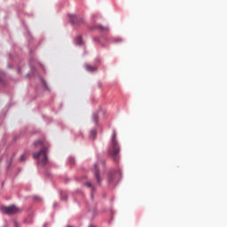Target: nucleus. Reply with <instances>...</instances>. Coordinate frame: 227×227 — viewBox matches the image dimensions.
<instances>
[{
  "instance_id": "1",
  "label": "nucleus",
  "mask_w": 227,
  "mask_h": 227,
  "mask_svg": "<svg viewBox=\"0 0 227 227\" xmlns=\"http://www.w3.org/2000/svg\"><path fill=\"white\" fill-rule=\"evenodd\" d=\"M35 146H41V150L37 153H33V159L36 160L37 166L43 168V166L47 165L49 160L47 159V147H45V143L42 140H38L34 143Z\"/></svg>"
},
{
  "instance_id": "2",
  "label": "nucleus",
  "mask_w": 227,
  "mask_h": 227,
  "mask_svg": "<svg viewBox=\"0 0 227 227\" xmlns=\"http://www.w3.org/2000/svg\"><path fill=\"white\" fill-rule=\"evenodd\" d=\"M120 143H118V138L116 137V130L114 129L110 138L107 153L114 162H118V160H120Z\"/></svg>"
},
{
  "instance_id": "3",
  "label": "nucleus",
  "mask_w": 227,
  "mask_h": 227,
  "mask_svg": "<svg viewBox=\"0 0 227 227\" xmlns=\"http://www.w3.org/2000/svg\"><path fill=\"white\" fill-rule=\"evenodd\" d=\"M107 180L110 185H116L121 180V170H110L107 174Z\"/></svg>"
},
{
  "instance_id": "4",
  "label": "nucleus",
  "mask_w": 227,
  "mask_h": 227,
  "mask_svg": "<svg viewBox=\"0 0 227 227\" xmlns=\"http://www.w3.org/2000/svg\"><path fill=\"white\" fill-rule=\"evenodd\" d=\"M0 210L2 214H6L7 215H13L14 214H18V212H20V209L15 206H9V207H1Z\"/></svg>"
},
{
  "instance_id": "5",
  "label": "nucleus",
  "mask_w": 227,
  "mask_h": 227,
  "mask_svg": "<svg viewBox=\"0 0 227 227\" xmlns=\"http://www.w3.org/2000/svg\"><path fill=\"white\" fill-rule=\"evenodd\" d=\"M68 17H69V22L73 26L84 23V19L78 18L75 14H69Z\"/></svg>"
},
{
  "instance_id": "6",
  "label": "nucleus",
  "mask_w": 227,
  "mask_h": 227,
  "mask_svg": "<svg viewBox=\"0 0 227 227\" xmlns=\"http://www.w3.org/2000/svg\"><path fill=\"white\" fill-rule=\"evenodd\" d=\"M92 171L94 172V175H95V177H96V180H97L98 185H100V182H102V179L100 178V175L98 174V163H96L94 165Z\"/></svg>"
},
{
  "instance_id": "7",
  "label": "nucleus",
  "mask_w": 227,
  "mask_h": 227,
  "mask_svg": "<svg viewBox=\"0 0 227 227\" xmlns=\"http://www.w3.org/2000/svg\"><path fill=\"white\" fill-rule=\"evenodd\" d=\"M84 185H85V187L90 188V191H91L90 198H91V200H93V192H95V186H93V184H91V183H85Z\"/></svg>"
},
{
  "instance_id": "8",
  "label": "nucleus",
  "mask_w": 227,
  "mask_h": 227,
  "mask_svg": "<svg viewBox=\"0 0 227 227\" xmlns=\"http://www.w3.org/2000/svg\"><path fill=\"white\" fill-rule=\"evenodd\" d=\"M85 70H87V72H97V67L86 64Z\"/></svg>"
},
{
  "instance_id": "9",
  "label": "nucleus",
  "mask_w": 227,
  "mask_h": 227,
  "mask_svg": "<svg viewBox=\"0 0 227 227\" xmlns=\"http://www.w3.org/2000/svg\"><path fill=\"white\" fill-rule=\"evenodd\" d=\"M75 45H82V37L78 35L75 40Z\"/></svg>"
},
{
  "instance_id": "10",
  "label": "nucleus",
  "mask_w": 227,
  "mask_h": 227,
  "mask_svg": "<svg viewBox=\"0 0 227 227\" xmlns=\"http://www.w3.org/2000/svg\"><path fill=\"white\" fill-rule=\"evenodd\" d=\"M95 137H97V129H92L90 132V138L95 139Z\"/></svg>"
},
{
  "instance_id": "11",
  "label": "nucleus",
  "mask_w": 227,
  "mask_h": 227,
  "mask_svg": "<svg viewBox=\"0 0 227 227\" xmlns=\"http://www.w3.org/2000/svg\"><path fill=\"white\" fill-rule=\"evenodd\" d=\"M92 121L97 125L98 123V114H93L92 115Z\"/></svg>"
},
{
  "instance_id": "12",
  "label": "nucleus",
  "mask_w": 227,
  "mask_h": 227,
  "mask_svg": "<svg viewBox=\"0 0 227 227\" xmlns=\"http://www.w3.org/2000/svg\"><path fill=\"white\" fill-rule=\"evenodd\" d=\"M26 159H27V153H25L24 154H22L20 157V162H24V160H26Z\"/></svg>"
},
{
  "instance_id": "13",
  "label": "nucleus",
  "mask_w": 227,
  "mask_h": 227,
  "mask_svg": "<svg viewBox=\"0 0 227 227\" xmlns=\"http://www.w3.org/2000/svg\"><path fill=\"white\" fill-rule=\"evenodd\" d=\"M41 82L43 85V87L45 88V90H47V91H51V89H49V86H47V82L41 78Z\"/></svg>"
},
{
  "instance_id": "14",
  "label": "nucleus",
  "mask_w": 227,
  "mask_h": 227,
  "mask_svg": "<svg viewBox=\"0 0 227 227\" xmlns=\"http://www.w3.org/2000/svg\"><path fill=\"white\" fill-rule=\"evenodd\" d=\"M97 27L99 29V31H107L109 29V27H104L102 25H98Z\"/></svg>"
},
{
  "instance_id": "15",
  "label": "nucleus",
  "mask_w": 227,
  "mask_h": 227,
  "mask_svg": "<svg viewBox=\"0 0 227 227\" xmlns=\"http://www.w3.org/2000/svg\"><path fill=\"white\" fill-rule=\"evenodd\" d=\"M68 162L69 164H75V158H74L73 156H69Z\"/></svg>"
},
{
  "instance_id": "16",
  "label": "nucleus",
  "mask_w": 227,
  "mask_h": 227,
  "mask_svg": "<svg viewBox=\"0 0 227 227\" xmlns=\"http://www.w3.org/2000/svg\"><path fill=\"white\" fill-rule=\"evenodd\" d=\"M29 65H30L32 74H35V72H36V69H35V67H33L31 60H29Z\"/></svg>"
},
{
  "instance_id": "17",
  "label": "nucleus",
  "mask_w": 227,
  "mask_h": 227,
  "mask_svg": "<svg viewBox=\"0 0 227 227\" xmlns=\"http://www.w3.org/2000/svg\"><path fill=\"white\" fill-rule=\"evenodd\" d=\"M33 200H34V201H42V198H40L36 195L33 196Z\"/></svg>"
},
{
  "instance_id": "18",
  "label": "nucleus",
  "mask_w": 227,
  "mask_h": 227,
  "mask_svg": "<svg viewBox=\"0 0 227 227\" xmlns=\"http://www.w3.org/2000/svg\"><path fill=\"white\" fill-rule=\"evenodd\" d=\"M114 43H120V42H122V39L118 37L114 40Z\"/></svg>"
},
{
  "instance_id": "19",
  "label": "nucleus",
  "mask_w": 227,
  "mask_h": 227,
  "mask_svg": "<svg viewBox=\"0 0 227 227\" xmlns=\"http://www.w3.org/2000/svg\"><path fill=\"white\" fill-rule=\"evenodd\" d=\"M13 223H14V227H19V223L17 221H14Z\"/></svg>"
},
{
  "instance_id": "20",
  "label": "nucleus",
  "mask_w": 227,
  "mask_h": 227,
  "mask_svg": "<svg viewBox=\"0 0 227 227\" xmlns=\"http://www.w3.org/2000/svg\"><path fill=\"white\" fill-rule=\"evenodd\" d=\"M94 40H95L96 42H100V38H98V37H96Z\"/></svg>"
},
{
  "instance_id": "21",
  "label": "nucleus",
  "mask_w": 227,
  "mask_h": 227,
  "mask_svg": "<svg viewBox=\"0 0 227 227\" xmlns=\"http://www.w3.org/2000/svg\"><path fill=\"white\" fill-rule=\"evenodd\" d=\"M53 207H54V208H56V207H58V203L54 202Z\"/></svg>"
},
{
  "instance_id": "22",
  "label": "nucleus",
  "mask_w": 227,
  "mask_h": 227,
  "mask_svg": "<svg viewBox=\"0 0 227 227\" xmlns=\"http://www.w3.org/2000/svg\"><path fill=\"white\" fill-rule=\"evenodd\" d=\"M43 227H47V223H44Z\"/></svg>"
},
{
  "instance_id": "23",
  "label": "nucleus",
  "mask_w": 227,
  "mask_h": 227,
  "mask_svg": "<svg viewBox=\"0 0 227 227\" xmlns=\"http://www.w3.org/2000/svg\"><path fill=\"white\" fill-rule=\"evenodd\" d=\"M19 74H20V69L18 70Z\"/></svg>"
}]
</instances>
